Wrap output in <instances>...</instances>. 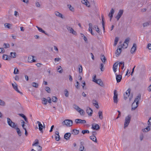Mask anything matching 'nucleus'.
Segmentation results:
<instances>
[{
	"instance_id": "58",
	"label": "nucleus",
	"mask_w": 151,
	"mask_h": 151,
	"mask_svg": "<svg viewBox=\"0 0 151 151\" xmlns=\"http://www.w3.org/2000/svg\"><path fill=\"white\" fill-rule=\"evenodd\" d=\"M82 84L81 85L83 89L84 88V86L86 85V83L85 82V81H82Z\"/></svg>"
},
{
	"instance_id": "50",
	"label": "nucleus",
	"mask_w": 151,
	"mask_h": 151,
	"mask_svg": "<svg viewBox=\"0 0 151 151\" xmlns=\"http://www.w3.org/2000/svg\"><path fill=\"white\" fill-rule=\"evenodd\" d=\"M65 95L66 97H68L69 95L68 91L67 89H65Z\"/></svg>"
},
{
	"instance_id": "35",
	"label": "nucleus",
	"mask_w": 151,
	"mask_h": 151,
	"mask_svg": "<svg viewBox=\"0 0 151 151\" xmlns=\"http://www.w3.org/2000/svg\"><path fill=\"white\" fill-rule=\"evenodd\" d=\"M10 55H11V57L12 58H15L16 57V53L15 52H11L10 53Z\"/></svg>"
},
{
	"instance_id": "29",
	"label": "nucleus",
	"mask_w": 151,
	"mask_h": 151,
	"mask_svg": "<svg viewBox=\"0 0 151 151\" xmlns=\"http://www.w3.org/2000/svg\"><path fill=\"white\" fill-rule=\"evenodd\" d=\"M55 14L56 16H58L60 17H61L62 18H63L62 14H61L59 12H55Z\"/></svg>"
},
{
	"instance_id": "10",
	"label": "nucleus",
	"mask_w": 151,
	"mask_h": 151,
	"mask_svg": "<svg viewBox=\"0 0 151 151\" xmlns=\"http://www.w3.org/2000/svg\"><path fill=\"white\" fill-rule=\"evenodd\" d=\"M123 13V10H120L118 13L117 15L116 16L115 18L117 19V20H118L121 17Z\"/></svg>"
},
{
	"instance_id": "53",
	"label": "nucleus",
	"mask_w": 151,
	"mask_h": 151,
	"mask_svg": "<svg viewBox=\"0 0 151 151\" xmlns=\"http://www.w3.org/2000/svg\"><path fill=\"white\" fill-rule=\"evenodd\" d=\"M58 70H59L58 72L60 73H61L63 72V70L61 69V67L60 66L58 67Z\"/></svg>"
},
{
	"instance_id": "11",
	"label": "nucleus",
	"mask_w": 151,
	"mask_h": 151,
	"mask_svg": "<svg viewBox=\"0 0 151 151\" xmlns=\"http://www.w3.org/2000/svg\"><path fill=\"white\" fill-rule=\"evenodd\" d=\"M99 125L96 124H93L92 125L91 129L93 130H99L100 129Z\"/></svg>"
},
{
	"instance_id": "61",
	"label": "nucleus",
	"mask_w": 151,
	"mask_h": 151,
	"mask_svg": "<svg viewBox=\"0 0 151 151\" xmlns=\"http://www.w3.org/2000/svg\"><path fill=\"white\" fill-rule=\"evenodd\" d=\"M35 4L36 6L37 7H40V4L37 1L35 3Z\"/></svg>"
},
{
	"instance_id": "13",
	"label": "nucleus",
	"mask_w": 151,
	"mask_h": 151,
	"mask_svg": "<svg viewBox=\"0 0 151 151\" xmlns=\"http://www.w3.org/2000/svg\"><path fill=\"white\" fill-rule=\"evenodd\" d=\"M66 28L68 31H70V32L72 33L73 34L76 35V31H74L73 29L71 27L67 26Z\"/></svg>"
},
{
	"instance_id": "20",
	"label": "nucleus",
	"mask_w": 151,
	"mask_h": 151,
	"mask_svg": "<svg viewBox=\"0 0 151 151\" xmlns=\"http://www.w3.org/2000/svg\"><path fill=\"white\" fill-rule=\"evenodd\" d=\"M71 136V134L68 132L65 133L64 135V138L66 140L69 139Z\"/></svg>"
},
{
	"instance_id": "43",
	"label": "nucleus",
	"mask_w": 151,
	"mask_h": 151,
	"mask_svg": "<svg viewBox=\"0 0 151 151\" xmlns=\"http://www.w3.org/2000/svg\"><path fill=\"white\" fill-rule=\"evenodd\" d=\"M3 46L4 48H9L10 47V45L8 43H4V44Z\"/></svg>"
},
{
	"instance_id": "37",
	"label": "nucleus",
	"mask_w": 151,
	"mask_h": 151,
	"mask_svg": "<svg viewBox=\"0 0 151 151\" xmlns=\"http://www.w3.org/2000/svg\"><path fill=\"white\" fill-rule=\"evenodd\" d=\"M150 22H145L143 24V26L144 27H146L149 25L150 24Z\"/></svg>"
},
{
	"instance_id": "52",
	"label": "nucleus",
	"mask_w": 151,
	"mask_h": 151,
	"mask_svg": "<svg viewBox=\"0 0 151 151\" xmlns=\"http://www.w3.org/2000/svg\"><path fill=\"white\" fill-rule=\"evenodd\" d=\"M82 133L83 134H85L86 133H89V131L88 130H83L82 131Z\"/></svg>"
},
{
	"instance_id": "32",
	"label": "nucleus",
	"mask_w": 151,
	"mask_h": 151,
	"mask_svg": "<svg viewBox=\"0 0 151 151\" xmlns=\"http://www.w3.org/2000/svg\"><path fill=\"white\" fill-rule=\"evenodd\" d=\"M150 130L149 126H148L145 128L142 129V131L144 132H147Z\"/></svg>"
},
{
	"instance_id": "46",
	"label": "nucleus",
	"mask_w": 151,
	"mask_h": 151,
	"mask_svg": "<svg viewBox=\"0 0 151 151\" xmlns=\"http://www.w3.org/2000/svg\"><path fill=\"white\" fill-rule=\"evenodd\" d=\"M79 72L80 73H81L82 72L83 68L81 65H79L78 66Z\"/></svg>"
},
{
	"instance_id": "2",
	"label": "nucleus",
	"mask_w": 151,
	"mask_h": 151,
	"mask_svg": "<svg viewBox=\"0 0 151 151\" xmlns=\"http://www.w3.org/2000/svg\"><path fill=\"white\" fill-rule=\"evenodd\" d=\"M96 75L95 74L93 75V81L101 86H103L104 85L101 79H96Z\"/></svg>"
},
{
	"instance_id": "48",
	"label": "nucleus",
	"mask_w": 151,
	"mask_h": 151,
	"mask_svg": "<svg viewBox=\"0 0 151 151\" xmlns=\"http://www.w3.org/2000/svg\"><path fill=\"white\" fill-rule=\"evenodd\" d=\"M81 35L82 37H83V39L86 42H87L88 41L86 37L83 34L81 33Z\"/></svg>"
},
{
	"instance_id": "5",
	"label": "nucleus",
	"mask_w": 151,
	"mask_h": 151,
	"mask_svg": "<svg viewBox=\"0 0 151 151\" xmlns=\"http://www.w3.org/2000/svg\"><path fill=\"white\" fill-rule=\"evenodd\" d=\"M7 122L8 125L12 128H15L17 127V125L15 123L12 122V120L9 118H7Z\"/></svg>"
},
{
	"instance_id": "31",
	"label": "nucleus",
	"mask_w": 151,
	"mask_h": 151,
	"mask_svg": "<svg viewBox=\"0 0 151 151\" xmlns=\"http://www.w3.org/2000/svg\"><path fill=\"white\" fill-rule=\"evenodd\" d=\"M12 25L9 23H6L4 24V26L5 27H7L8 29H11V27Z\"/></svg>"
},
{
	"instance_id": "15",
	"label": "nucleus",
	"mask_w": 151,
	"mask_h": 151,
	"mask_svg": "<svg viewBox=\"0 0 151 151\" xmlns=\"http://www.w3.org/2000/svg\"><path fill=\"white\" fill-rule=\"evenodd\" d=\"M137 50V45L135 43H134L133 46L132 47L131 50V53L132 54H133Z\"/></svg>"
},
{
	"instance_id": "30",
	"label": "nucleus",
	"mask_w": 151,
	"mask_h": 151,
	"mask_svg": "<svg viewBox=\"0 0 151 151\" xmlns=\"http://www.w3.org/2000/svg\"><path fill=\"white\" fill-rule=\"evenodd\" d=\"M98 114L99 118L101 120L102 119H103L102 112L100 111H99Z\"/></svg>"
},
{
	"instance_id": "17",
	"label": "nucleus",
	"mask_w": 151,
	"mask_h": 151,
	"mask_svg": "<svg viewBox=\"0 0 151 151\" xmlns=\"http://www.w3.org/2000/svg\"><path fill=\"white\" fill-rule=\"evenodd\" d=\"M55 140L57 141H59L60 139V137L59 135V132L58 131H56L55 133Z\"/></svg>"
},
{
	"instance_id": "6",
	"label": "nucleus",
	"mask_w": 151,
	"mask_h": 151,
	"mask_svg": "<svg viewBox=\"0 0 151 151\" xmlns=\"http://www.w3.org/2000/svg\"><path fill=\"white\" fill-rule=\"evenodd\" d=\"M37 123L38 124L39 127V130L40 131V132L42 133H43V128H45V125L43 122V125H42V124H41V122L39 121H37Z\"/></svg>"
},
{
	"instance_id": "59",
	"label": "nucleus",
	"mask_w": 151,
	"mask_h": 151,
	"mask_svg": "<svg viewBox=\"0 0 151 151\" xmlns=\"http://www.w3.org/2000/svg\"><path fill=\"white\" fill-rule=\"evenodd\" d=\"M5 51L3 48H0V53H3Z\"/></svg>"
},
{
	"instance_id": "12",
	"label": "nucleus",
	"mask_w": 151,
	"mask_h": 151,
	"mask_svg": "<svg viewBox=\"0 0 151 151\" xmlns=\"http://www.w3.org/2000/svg\"><path fill=\"white\" fill-rule=\"evenodd\" d=\"M75 122L77 124H85L86 122V121L85 120H82L80 119H77L75 120Z\"/></svg>"
},
{
	"instance_id": "44",
	"label": "nucleus",
	"mask_w": 151,
	"mask_h": 151,
	"mask_svg": "<svg viewBox=\"0 0 151 151\" xmlns=\"http://www.w3.org/2000/svg\"><path fill=\"white\" fill-rule=\"evenodd\" d=\"M42 100L43 101L42 103L43 104L46 105L47 104V101L46 98H43L42 99Z\"/></svg>"
},
{
	"instance_id": "54",
	"label": "nucleus",
	"mask_w": 151,
	"mask_h": 151,
	"mask_svg": "<svg viewBox=\"0 0 151 151\" xmlns=\"http://www.w3.org/2000/svg\"><path fill=\"white\" fill-rule=\"evenodd\" d=\"M38 143L39 142L38 139H36L35 141V142L33 144L32 146L36 145L38 144Z\"/></svg>"
},
{
	"instance_id": "3",
	"label": "nucleus",
	"mask_w": 151,
	"mask_h": 151,
	"mask_svg": "<svg viewBox=\"0 0 151 151\" xmlns=\"http://www.w3.org/2000/svg\"><path fill=\"white\" fill-rule=\"evenodd\" d=\"M73 121L70 119H66L64 120L62 122L63 125H65L67 127H69L72 125Z\"/></svg>"
},
{
	"instance_id": "23",
	"label": "nucleus",
	"mask_w": 151,
	"mask_h": 151,
	"mask_svg": "<svg viewBox=\"0 0 151 151\" xmlns=\"http://www.w3.org/2000/svg\"><path fill=\"white\" fill-rule=\"evenodd\" d=\"M36 27L37 28L38 30L40 32L43 33L47 35H48L45 32L44 30L42 28L38 27L37 26H36Z\"/></svg>"
},
{
	"instance_id": "57",
	"label": "nucleus",
	"mask_w": 151,
	"mask_h": 151,
	"mask_svg": "<svg viewBox=\"0 0 151 151\" xmlns=\"http://www.w3.org/2000/svg\"><path fill=\"white\" fill-rule=\"evenodd\" d=\"M129 40L130 38L129 37H128L125 39L124 42V43L128 44Z\"/></svg>"
},
{
	"instance_id": "4",
	"label": "nucleus",
	"mask_w": 151,
	"mask_h": 151,
	"mask_svg": "<svg viewBox=\"0 0 151 151\" xmlns=\"http://www.w3.org/2000/svg\"><path fill=\"white\" fill-rule=\"evenodd\" d=\"M131 119V116L129 115L125 118V122H124V128H125L128 127Z\"/></svg>"
},
{
	"instance_id": "39",
	"label": "nucleus",
	"mask_w": 151,
	"mask_h": 151,
	"mask_svg": "<svg viewBox=\"0 0 151 151\" xmlns=\"http://www.w3.org/2000/svg\"><path fill=\"white\" fill-rule=\"evenodd\" d=\"M128 44L124 43V42L122 46H121L120 48H126L128 46Z\"/></svg>"
},
{
	"instance_id": "36",
	"label": "nucleus",
	"mask_w": 151,
	"mask_h": 151,
	"mask_svg": "<svg viewBox=\"0 0 151 151\" xmlns=\"http://www.w3.org/2000/svg\"><path fill=\"white\" fill-rule=\"evenodd\" d=\"M78 112L80 113L81 115L83 116L84 115L85 113L84 111L81 109L79 110L78 111Z\"/></svg>"
},
{
	"instance_id": "38",
	"label": "nucleus",
	"mask_w": 151,
	"mask_h": 151,
	"mask_svg": "<svg viewBox=\"0 0 151 151\" xmlns=\"http://www.w3.org/2000/svg\"><path fill=\"white\" fill-rule=\"evenodd\" d=\"M32 86L36 88H37L38 87V84L35 82H33L32 84Z\"/></svg>"
},
{
	"instance_id": "64",
	"label": "nucleus",
	"mask_w": 151,
	"mask_h": 151,
	"mask_svg": "<svg viewBox=\"0 0 151 151\" xmlns=\"http://www.w3.org/2000/svg\"><path fill=\"white\" fill-rule=\"evenodd\" d=\"M148 125L151 124V117L150 118V119L148 120Z\"/></svg>"
},
{
	"instance_id": "22",
	"label": "nucleus",
	"mask_w": 151,
	"mask_h": 151,
	"mask_svg": "<svg viewBox=\"0 0 151 151\" xmlns=\"http://www.w3.org/2000/svg\"><path fill=\"white\" fill-rule=\"evenodd\" d=\"M114 12V10L112 8L110 11V12L108 16H109L110 18H112Z\"/></svg>"
},
{
	"instance_id": "1",
	"label": "nucleus",
	"mask_w": 151,
	"mask_h": 151,
	"mask_svg": "<svg viewBox=\"0 0 151 151\" xmlns=\"http://www.w3.org/2000/svg\"><path fill=\"white\" fill-rule=\"evenodd\" d=\"M141 97V94H139L135 98L134 102L132 103V110H135L138 107L139 104V101Z\"/></svg>"
},
{
	"instance_id": "33",
	"label": "nucleus",
	"mask_w": 151,
	"mask_h": 151,
	"mask_svg": "<svg viewBox=\"0 0 151 151\" xmlns=\"http://www.w3.org/2000/svg\"><path fill=\"white\" fill-rule=\"evenodd\" d=\"M73 107L78 111L79 110L81 109L76 104H74L73 105Z\"/></svg>"
},
{
	"instance_id": "27",
	"label": "nucleus",
	"mask_w": 151,
	"mask_h": 151,
	"mask_svg": "<svg viewBox=\"0 0 151 151\" xmlns=\"http://www.w3.org/2000/svg\"><path fill=\"white\" fill-rule=\"evenodd\" d=\"M90 138L93 141L96 143L97 142V140L95 136H90Z\"/></svg>"
},
{
	"instance_id": "25",
	"label": "nucleus",
	"mask_w": 151,
	"mask_h": 151,
	"mask_svg": "<svg viewBox=\"0 0 151 151\" xmlns=\"http://www.w3.org/2000/svg\"><path fill=\"white\" fill-rule=\"evenodd\" d=\"M100 58L103 63H105L106 59V58L104 56V55H101V56Z\"/></svg>"
},
{
	"instance_id": "62",
	"label": "nucleus",
	"mask_w": 151,
	"mask_h": 151,
	"mask_svg": "<svg viewBox=\"0 0 151 151\" xmlns=\"http://www.w3.org/2000/svg\"><path fill=\"white\" fill-rule=\"evenodd\" d=\"M147 48H148L149 50H151V44H148L147 45Z\"/></svg>"
},
{
	"instance_id": "14",
	"label": "nucleus",
	"mask_w": 151,
	"mask_h": 151,
	"mask_svg": "<svg viewBox=\"0 0 151 151\" xmlns=\"http://www.w3.org/2000/svg\"><path fill=\"white\" fill-rule=\"evenodd\" d=\"M86 113L89 116H91L93 113V110L92 109L89 107L87 108L86 110Z\"/></svg>"
},
{
	"instance_id": "45",
	"label": "nucleus",
	"mask_w": 151,
	"mask_h": 151,
	"mask_svg": "<svg viewBox=\"0 0 151 151\" xmlns=\"http://www.w3.org/2000/svg\"><path fill=\"white\" fill-rule=\"evenodd\" d=\"M2 59L5 60H8V56L6 55H4L2 56Z\"/></svg>"
},
{
	"instance_id": "34",
	"label": "nucleus",
	"mask_w": 151,
	"mask_h": 151,
	"mask_svg": "<svg viewBox=\"0 0 151 151\" xmlns=\"http://www.w3.org/2000/svg\"><path fill=\"white\" fill-rule=\"evenodd\" d=\"M94 29L98 33H99L100 32L99 29L98 27V26L96 25H94L93 26V29Z\"/></svg>"
},
{
	"instance_id": "8",
	"label": "nucleus",
	"mask_w": 151,
	"mask_h": 151,
	"mask_svg": "<svg viewBox=\"0 0 151 151\" xmlns=\"http://www.w3.org/2000/svg\"><path fill=\"white\" fill-rule=\"evenodd\" d=\"M12 85L13 87V88L16 91H17L18 93H20L21 95H23V93L21 92H20L18 89L17 87V83H12Z\"/></svg>"
},
{
	"instance_id": "55",
	"label": "nucleus",
	"mask_w": 151,
	"mask_h": 151,
	"mask_svg": "<svg viewBox=\"0 0 151 151\" xmlns=\"http://www.w3.org/2000/svg\"><path fill=\"white\" fill-rule=\"evenodd\" d=\"M45 90L47 91V92L48 93H50V88L48 87H46L45 88Z\"/></svg>"
},
{
	"instance_id": "18",
	"label": "nucleus",
	"mask_w": 151,
	"mask_h": 151,
	"mask_svg": "<svg viewBox=\"0 0 151 151\" xmlns=\"http://www.w3.org/2000/svg\"><path fill=\"white\" fill-rule=\"evenodd\" d=\"M121 52H122L121 48H120L119 47V46L118 47V48L117 49V50H116V52H115L116 56V57H118V56H119L120 55Z\"/></svg>"
},
{
	"instance_id": "56",
	"label": "nucleus",
	"mask_w": 151,
	"mask_h": 151,
	"mask_svg": "<svg viewBox=\"0 0 151 151\" xmlns=\"http://www.w3.org/2000/svg\"><path fill=\"white\" fill-rule=\"evenodd\" d=\"M19 72V71L18 69L15 68L14 71V73L15 74H18Z\"/></svg>"
},
{
	"instance_id": "47",
	"label": "nucleus",
	"mask_w": 151,
	"mask_h": 151,
	"mask_svg": "<svg viewBox=\"0 0 151 151\" xmlns=\"http://www.w3.org/2000/svg\"><path fill=\"white\" fill-rule=\"evenodd\" d=\"M52 99L53 102H56L57 101V98L55 96H53L52 98Z\"/></svg>"
},
{
	"instance_id": "41",
	"label": "nucleus",
	"mask_w": 151,
	"mask_h": 151,
	"mask_svg": "<svg viewBox=\"0 0 151 151\" xmlns=\"http://www.w3.org/2000/svg\"><path fill=\"white\" fill-rule=\"evenodd\" d=\"M68 7L69 8V9L71 11L73 12L74 11V8L71 5H68Z\"/></svg>"
},
{
	"instance_id": "63",
	"label": "nucleus",
	"mask_w": 151,
	"mask_h": 151,
	"mask_svg": "<svg viewBox=\"0 0 151 151\" xmlns=\"http://www.w3.org/2000/svg\"><path fill=\"white\" fill-rule=\"evenodd\" d=\"M19 115L21 117H22L23 118H24L26 116L24 114H19Z\"/></svg>"
},
{
	"instance_id": "51",
	"label": "nucleus",
	"mask_w": 151,
	"mask_h": 151,
	"mask_svg": "<svg viewBox=\"0 0 151 151\" xmlns=\"http://www.w3.org/2000/svg\"><path fill=\"white\" fill-rule=\"evenodd\" d=\"M104 65L103 63H101L100 65V68L101 71H103L104 70Z\"/></svg>"
},
{
	"instance_id": "40",
	"label": "nucleus",
	"mask_w": 151,
	"mask_h": 151,
	"mask_svg": "<svg viewBox=\"0 0 151 151\" xmlns=\"http://www.w3.org/2000/svg\"><path fill=\"white\" fill-rule=\"evenodd\" d=\"M102 26H103V28L104 29V31L105 23H104V18L103 17V16H102Z\"/></svg>"
},
{
	"instance_id": "26",
	"label": "nucleus",
	"mask_w": 151,
	"mask_h": 151,
	"mask_svg": "<svg viewBox=\"0 0 151 151\" xmlns=\"http://www.w3.org/2000/svg\"><path fill=\"white\" fill-rule=\"evenodd\" d=\"M79 131L78 130L74 129L72 131V134L75 135H76L79 134Z\"/></svg>"
},
{
	"instance_id": "9",
	"label": "nucleus",
	"mask_w": 151,
	"mask_h": 151,
	"mask_svg": "<svg viewBox=\"0 0 151 151\" xmlns=\"http://www.w3.org/2000/svg\"><path fill=\"white\" fill-rule=\"evenodd\" d=\"M114 101L115 103H117L118 102V94L116 93V90L114 91V95L113 97Z\"/></svg>"
},
{
	"instance_id": "42",
	"label": "nucleus",
	"mask_w": 151,
	"mask_h": 151,
	"mask_svg": "<svg viewBox=\"0 0 151 151\" xmlns=\"http://www.w3.org/2000/svg\"><path fill=\"white\" fill-rule=\"evenodd\" d=\"M88 25L89 26V27L88 28V30H89V32H90L92 31V27L93 25L92 23H89V24Z\"/></svg>"
},
{
	"instance_id": "16",
	"label": "nucleus",
	"mask_w": 151,
	"mask_h": 151,
	"mask_svg": "<svg viewBox=\"0 0 151 151\" xmlns=\"http://www.w3.org/2000/svg\"><path fill=\"white\" fill-rule=\"evenodd\" d=\"M116 79L117 83L120 82L122 78V76L120 75H117L116 73Z\"/></svg>"
},
{
	"instance_id": "49",
	"label": "nucleus",
	"mask_w": 151,
	"mask_h": 151,
	"mask_svg": "<svg viewBox=\"0 0 151 151\" xmlns=\"http://www.w3.org/2000/svg\"><path fill=\"white\" fill-rule=\"evenodd\" d=\"M5 105V103L4 101L0 99V105L2 106H4Z\"/></svg>"
},
{
	"instance_id": "19",
	"label": "nucleus",
	"mask_w": 151,
	"mask_h": 151,
	"mask_svg": "<svg viewBox=\"0 0 151 151\" xmlns=\"http://www.w3.org/2000/svg\"><path fill=\"white\" fill-rule=\"evenodd\" d=\"M34 57L33 56H30L28 57V61L29 63H32L35 62L36 60L34 59Z\"/></svg>"
},
{
	"instance_id": "7",
	"label": "nucleus",
	"mask_w": 151,
	"mask_h": 151,
	"mask_svg": "<svg viewBox=\"0 0 151 151\" xmlns=\"http://www.w3.org/2000/svg\"><path fill=\"white\" fill-rule=\"evenodd\" d=\"M131 91L130 88H128L126 91V92L124 94V99L125 100L127 99V98L129 96Z\"/></svg>"
},
{
	"instance_id": "24",
	"label": "nucleus",
	"mask_w": 151,
	"mask_h": 151,
	"mask_svg": "<svg viewBox=\"0 0 151 151\" xmlns=\"http://www.w3.org/2000/svg\"><path fill=\"white\" fill-rule=\"evenodd\" d=\"M15 129L16 130L18 134L19 137H21L22 135V133L20 129L17 127Z\"/></svg>"
},
{
	"instance_id": "60",
	"label": "nucleus",
	"mask_w": 151,
	"mask_h": 151,
	"mask_svg": "<svg viewBox=\"0 0 151 151\" xmlns=\"http://www.w3.org/2000/svg\"><path fill=\"white\" fill-rule=\"evenodd\" d=\"M144 136L143 134H141L139 136V138L140 140L142 141L143 138Z\"/></svg>"
},
{
	"instance_id": "21",
	"label": "nucleus",
	"mask_w": 151,
	"mask_h": 151,
	"mask_svg": "<svg viewBox=\"0 0 151 151\" xmlns=\"http://www.w3.org/2000/svg\"><path fill=\"white\" fill-rule=\"evenodd\" d=\"M118 64V63H115L113 65V69L115 73L117 71Z\"/></svg>"
},
{
	"instance_id": "28",
	"label": "nucleus",
	"mask_w": 151,
	"mask_h": 151,
	"mask_svg": "<svg viewBox=\"0 0 151 151\" xmlns=\"http://www.w3.org/2000/svg\"><path fill=\"white\" fill-rule=\"evenodd\" d=\"M93 101L95 102V103H93V105L95 106V107L97 109L99 108V106L98 105V102L96 101V100H93Z\"/></svg>"
}]
</instances>
